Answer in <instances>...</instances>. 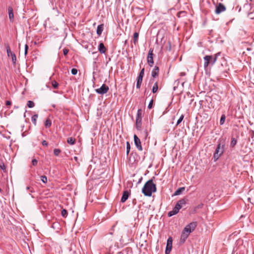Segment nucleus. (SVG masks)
Returning a JSON list of instances; mask_svg holds the SVG:
<instances>
[{
	"instance_id": "f257e3e1",
	"label": "nucleus",
	"mask_w": 254,
	"mask_h": 254,
	"mask_svg": "<svg viewBox=\"0 0 254 254\" xmlns=\"http://www.w3.org/2000/svg\"><path fill=\"white\" fill-rule=\"evenodd\" d=\"M197 226L196 222H192L190 224H188L183 229L181 238L180 243L183 244L185 242L187 239L188 238L190 233L193 232Z\"/></svg>"
},
{
	"instance_id": "f03ea898",
	"label": "nucleus",
	"mask_w": 254,
	"mask_h": 254,
	"mask_svg": "<svg viewBox=\"0 0 254 254\" xmlns=\"http://www.w3.org/2000/svg\"><path fill=\"white\" fill-rule=\"evenodd\" d=\"M157 188L156 185L153 183L152 179L145 183L142 189V192L145 196H151L152 193L155 192Z\"/></svg>"
},
{
	"instance_id": "7ed1b4c3",
	"label": "nucleus",
	"mask_w": 254,
	"mask_h": 254,
	"mask_svg": "<svg viewBox=\"0 0 254 254\" xmlns=\"http://www.w3.org/2000/svg\"><path fill=\"white\" fill-rule=\"evenodd\" d=\"M220 53H217L214 56L212 55H206L203 59L204 60V68L205 69L208 67L209 64L213 65L217 61L218 57L220 55Z\"/></svg>"
},
{
	"instance_id": "20e7f679",
	"label": "nucleus",
	"mask_w": 254,
	"mask_h": 254,
	"mask_svg": "<svg viewBox=\"0 0 254 254\" xmlns=\"http://www.w3.org/2000/svg\"><path fill=\"white\" fill-rule=\"evenodd\" d=\"M224 142H221L220 141L217 146L216 149L214 154L213 158L214 161H216L221 156L224 151Z\"/></svg>"
},
{
	"instance_id": "39448f33",
	"label": "nucleus",
	"mask_w": 254,
	"mask_h": 254,
	"mask_svg": "<svg viewBox=\"0 0 254 254\" xmlns=\"http://www.w3.org/2000/svg\"><path fill=\"white\" fill-rule=\"evenodd\" d=\"M153 49L152 48H150L149 49L147 58V61L148 65L149 66L152 67L153 65L154 64V61H153Z\"/></svg>"
},
{
	"instance_id": "423d86ee",
	"label": "nucleus",
	"mask_w": 254,
	"mask_h": 254,
	"mask_svg": "<svg viewBox=\"0 0 254 254\" xmlns=\"http://www.w3.org/2000/svg\"><path fill=\"white\" fill-rule=\"evenodd\" d=\"M6 49L7 56L8 57H11L13 64H15L16 62V57L15 54L14 53H12V52H11L10 47L8 44H7L6 45Z\"/></svg>"
},
{
	"instance_id": "0eeeda50",
	"label": "nucleus",
	"mask_w": 254,
	"mask_h": 254,
	"mask_svg": "<svg viewBox=\"0 0 254 254\" xmlns=\"http://www.w3.org/2000/svg\"><path fill=\"white\" fill-rule=\"evenodd\" d=\"M109 89V87L105 84H103L100 88L96 89L95 91L99 94L103 95L106 93Z\"/></svg>"
},
{
	"instance_id": "6e6552de",
	"label": "nucleus",
	"mask_w": 254,
	"mask_h": 254,
	"mask_svg": "<svg viewBox=\"0 0 254 254\" xmlns=\"http://www.w3.org/2000/svg\"><path fill=\"white\" fill-rule=\"evenodd\" d=\"M133 139L135 145L136 146L137 149L139 151H142L143 149L140 139L135 134H134L133 136Z\"/></svg>"
},
{
	"instance_id": "1a4fd4ad",
	"label": "nucleus",
	"mask_w": 254,
	"mask_h": 254,
	"mask_svg": "<svg viewBox=\"0 0 254 254\" xmlns=\"http://www.w3.org/2000/svg\"><path fill=\"white\" fill-rule=\"evenodd\" d=\"M226 10V7L224 4L221 3H219L216 6L215 9V13L217 14Z\"/></svg>"
},
{
	"instance_id": "9d476101",
	"label": "nucleus",
	"mask_w": 254,
	"mask_h": 254,
	"mask_svg": "<svg viewBox=\"0 0 254 254\" xmlns=\"http://www.w3.org/2000/svg\"><path fill=\"white\" fill-rule=\"evenodd\" d=\"M129 195V192L128 190L124 191L121 201L122 202H125L128 199Z\"/></svg>"
},
{
	"instance_id": "9b49d317",
	"label": "nucleus",
	"mask_w": 254,
	"mask_h": 254,
	"mask_svg": "<svg viewBox=\"0 0 254 254\" xmlns=\"http://www.w3.org/2000/svg\"><path fill=\"white\" fill-rule=\"evenodd\" d=\"M8 11L9 20L11 22H13L14 19V13L12 7L11 6H9L8 8Z\"/></svg>"
},
{
	"instance_id": "f8f14e48",
	"label": "nucleus",
	"mask_w": 254,
	"mask_h": 254,
	"mask_svg": "<svg viewBox=\"0 0 254 254\" xmlns=\"http://www.w3.org/2000/svg\"><path fill=\"white\" fill-rule=\"evenodd\" d=\"M159 70V69L158 66H155V67L151 71V76L154 78L157 76L158 75Z\"/></svg>"
},
{
	"instance_id": "ddd939ff",
	"label": "nucleus",
	"mask_w": 254,
	"mask_h": 254,
	"mask_svg": "<svg viewBox=\"0 0 254 254\" xmlns=\"http://www.w3.org/2000/svg\"><path fill=\"white\" fill-rule=\"evenodd\" d=\"M143 76L141 75H138L137 77V82H136V88L139 89L141 87V85L143 80Z\"/></svg>"
},
{
	"instance_id": "4468645a",
	"label": "nucleus",
	"mask_w": 254,
	"mask_h": 254,
	"mask_svg": "<svg viewBox=\"0 0 254 254\" xmlns=\"http://www.w3.org/2000/svg\"><path fill=\"white\" fill-rule=\"evenodd\" d=\"M98 50L101 54L105 53L107 49L103 43H100L98 46Z\"/></svg>"
},
{
	"instance_id": "2eb2a0df",
	"label": "nucleus",
	"mask_w": 254,
	"mask_h": 254,
	"mask_svg": "<svg viewBox=\"0 0 254 254\" xmlns=\"http://www.w3.org/2000/svg\"><path fill=\"white\" fill-rule=\"evenodd\" d=\"M103 29H104V24H101L99 25L97 28V31H96L97 34L100 36L103 32Z\"/></svg>"
},
{
	"instance_id": "dca6fc26",
	"label": "nucleus",
	"mask_w": 254,
	"mask_h": 254,
	"mask_svg": "<svg viewBox=\"0 0 254 254\" xmlns=\"http://www.w3.org/2000/svg\"><path fill=\"white\" fill-rule=\"evenodd\" d=\"M179 211H178V208L174 207L172 211H170L168 213V216L169 217H171L177 214Z\"/></svg>"
},
{
	"instance_id": "f3484780",
	"label": "nucleus",
	"mask_w": 254,
	"mask_h": 254,
	"mask_svg": "<svg viewBox=\"0 0 254 254\" xmlns=\"http://www.w3.org/2000/svg\"><path fill=\"white\" fill-rule=\"evenodd\" d=\"M141 119H136V127L138 130H140L141 128Z\"/></svg>"
},
{
	"instance_id": "a211bd4d",
	"label": "nucleus",
	"mask_w": 254,
	"mask_h": 254,
	"mask_svg": "<svg viewBox=\"0 0 254 254\" xmlns=\"http://www.w3.org/2000/svg\"><path fill=\"white\" fill-rule=\"evenodd\" d=\"M187 199L184 198L179 200L177 203L181 206L182 208L186 204Z\"/></svg>"
},
{
	"instance_id": "6ab92c4d",
	"label": "nucleus",
	"mask_w": 254,
	"mask_h": 254,
	"mask_svg": "<svg viewBox=\"0 0 254 254\" xmlns=\"http://www.w3.org/2000/svg\"><path fill=\"white\" fill-rule=\"evenodd\" d=\"M185 190V187L179 188L174 192V195H178L181 194V193Z\"/></svg>"
},
{
	"instance_id": "aec40b11",
	"label": "nucleus",
	"mask_w": 254,
	"mask_h": 254,
	"mask_svg": "<svg viewBox=\"0 0 254 254\" xmlns=\"http://www.w3.org/2000/svg\"><path fill=\"white\" fill-rule=\"evenodd\" d=\"M158 89V82L156 81L154 84V85L153 86L152 91L153 93H155L157 92Z\"/></svg>"
},
{
	"instance_id": "412c9836",
	"label": "nucleus",
	"mask_w": 254,
	"mask_h": 254,
	"mask_svg": "<svg viewBox=\"0 0 254 254\" xmlns=\"http://www.w3.org/2000/svg\"><path fill=\"white\" fill-rule=\"evenodd\" d=\"M139 34L137 32L134 33L133 42L134 45H136L138 41Z\"/></svg>"
},
{
	"instance_id": "4be33fe9",
	"label": "nucleus",
	"mask_w": 254,
	"mask_h": 254,
	"mask_svg": "<svg viewBox=\"0 0 254 254\" xmlns=\"http://www.w3.org/2000/svg\"><path fill=\"white\" fill-rule=\"evenodd\" d=\"M172 238L171 237H169L168 240H167V245H166V247L167 248H172Z\"/></svg>"
},
{
	"instance_id": "5701e85b",
	"label": "nucleus",
	"mask_w": 254,
	"mask_h": 254,
	"mask_svg": "<svg viewBox=\"0 0 254 254\" xmlns=\"http://www.w3.org/2000/svg\"><path fill=\"white\" fill-rule=\"evenodd\" d=\"M38 117V116L37 114H35L34 115L32 118H31V121L33 123V124L36 126V124H37V119Z\"/></svg>"
},
{
	"instance_id": "b1692460",
	"label": "nucleus",
	"mask_w": 254,
	"mask_h": 254,
	"mask_svg": "<svg viewBox=\"0 0 254 254\" xmlns=\"http://www.w3.org/2000/svg\"><path fill=\"white\" fill-rule=\"evenodd\" d=\"M67 142L70 145H73L75 142V139L73 137H69L67 139Z\"/></svg>"
},
{
	"instance_id": "393cba45",
	"label": "nucleus",
	"mask_w": 254,
	"mask_h": 254,
	"mask_svg": "<svg viewBox=\"0 0 254 254\" xmlns=\"http://www.w3.org/2000/svg\"><path fill=\"white\" fill-rule=\"evenodd\" d=\"M52 125L51 121L49 119H46L45 123V126L46 127H49Z\"/></svg>"
},
{
	"instance_id": "a878e982",
	"label": "nucleus",
	"mask_w": 254,
	"mask_h": 254,
	"mask_svg": "<svg viewBox=\"0 0 254 254\" xmlns=\"http://www.w3.org/2000/svg\"><path fill=\"white\" fill-rule=\"evenodd\" d=\"M237 142V139L235 138H232L231 143H230V146L231 147H234L236 145Z\"/></svg>"
},
{
	"instance_id": "bb28decb",
	"label": "nucleus",
	"mask_w": 254,
	"mask_h": 254,
	"mask_svg": "<svg viewBox=\"0 0 254 254\" xmlns=\"http://www.w3.org/2000/svg\"><path fill=\"white\" fill-rule=\"evenodd\" d=\"M226 119V117L225 115H222L221 117L220 120V124L221 125H222L224 124L225 121Z\"/></svg>"
},
{
	"instance_id": "cd10ccee",
	"label": "nucleus",
	"mask_w": 254,
	"mask_h": 254,
	"mask_svg": "<svg viewBox=\"0 0 254 254\" xmlns=\"http://www.w3.org/2000/svg\"><path fill=\"white\" fill-rule=\"evenodd\" d=\"M52 85L54 89H57L58 87L59 83L55 80H53L51 82Z\"/></svg>"
},
{
	"instance_id": "c85d7f7f",
	"label": "nucleus",
	"mask_w": 254,
	"mask_h": 254,
	"mask_svg": "<svg viewBox=\"0 0 254 254\" xmlns=\"http://www.w3.org/2000/svg\"><path fill=\"white\" fill-rule=\"evenodd\" d=\"M61 215L63 217H66L67 215V212L66 209H63L61 212Z\"/></svg>"
},
{
	"instance_id": "c756f323",
	"label": "nucleus",
	"mask_w": 254,
	"mask_h": 254,
	"mask_svg": "<svg viewBox=\"0 0 254 254\" xmlns=\"http://www.w3.org/2000/svg\"><path fill=\"white\" fill-rule=\"evenodd\" d=\"M27 106L29 108H33L35 106L34 103L32 101H28L27 102Z\"/></svg>"
},
{
	"instance_id": "7c9ffc66",
	"label": "nucleus",
	"mask_w": 254,
	"mask_h": 254,
	"mask_svg": "<svg viewBox=\"0 0 254 254\" xmlns=\"http://www.w3.org/2000/svg\"><path fill=\"white\" fill-rule=\"evenodd\" d=\"M130 144H129V142L127 141V155H128V153L130 151Z\"/></svg>"
},
{
	"instance_id": "2f4dec72",
	"label": "nucleus",
	"mask_w": 254,
	"mask_h": 254,
	"mask_svg": "<svg viewBox=\"0 0 254 254\" xmlns=\"http://www.w3.org/2000/svg\"><path fill=\"white\" fill-rule=\"evenodd\" d=\"M184 115H182L181 116V117H180V118L179 119V120L177 121V124H176L177 126H178L182 122V121L184 119Z\"/></svg>"
},
{
	"instance_id": "473e14b6",
	"label": "nucleus",
	"mask_w": 254,
	"mask_h": 254,
	"mask_svg": "<svg viewBox=\"0 0 254 254\" xmlns=\"http://www.w3.org/2000/svg\"><path fill=\"white\" fill-rule=\"evenodd\" d=\"M61 151L60 149H55L54 150V155L56 156H59V155L60 154V153H61Z\"/></svg>"
},
{
	"instance_id": "72a5a7b5",
	"label": "nucleus",
	"mask_w": 254,
	"mask_h": 254,
	"mask_svg": "<svg viewBox=\"0 0 254 254\" xmlns=\"http://www.w3.org/2000/svg\"><path fill=\"white\" fill-rule=\"evenodd\" d=\"M136 119H141V110L138 109L137 113Z\"/></svg>"
},
{
	"instance_id": "f704fd0d",
	"label": "nucleus",
	"mask_w": 254,
	"mask_h": 254,
	"mask_svg": "<svg viewBox=\"0 0 254 254\" xmlns=\"http://www.w3.org/2000/svg\"><path fill=\"white\" fill-rule=\"evenodd\" d=\"M41 181L44 183H46L47 182V178L46 176H41Z\"/></svg>"
},
{
	"instance_id": "c9c22d12",
	"label": "nucleus",
	"mask_w": 254,
	"mask_h": 254,
	"mask_svg": "<svg viewBox=\"0 0 254 254\" xmlns=\"http://www.w3.org/2000/svg\"><path fill=\"white\" fill-rule=\"evenodd\" d=\"M71 72L72 75H76L77 73V70L76 68H72L71 69Z\"/></svg>"
},
{
	"instance_id": "e433bc0d",
	"label": "nucleus",
	"mask_w": 254,
	"mask_h": 254,
	"mask_svg": "<svg viewBox=\"0 0 254 254\" xmlns=\"http://www.w3.org/2000/svg\"><path fill=\"white\" fill-rule=\"evenodd\" d=\"M153 99H151L148 105V109H150L152 108V105H153Z\"/></svg>"
},
{
	"instance_id": "4c0bfd02",
	"label": "nucleus",
	"mask_w": 254,
	"mask_h": 254,
	"mask_svg": "<svg viewBox=\"0 0 254 254\" xmlns=\"http://www.w3.org/2000/svg\"><path fill=\"white\" fill-rule=\"evenodd\" d=\"M32 165L33 166H36L37 165V163H38V161L37 159H33L32 160Z\"/></svg>"
},
{
	"instance_id": "58836bf2",
	"label": "nucleus",
	"mask_w": 254,
	"mask_h": 254,
	"mask_svg": "<svg viewBox=\"0 0 254 254\" xmlns=\"http://www.w3.org/2000/svg\"><path fill=\"white\" fill-rule=\"evenodd\" d=\"M172 248H166L165 250V254H169L170 253V252L171 251Z\"/></svg>"
},
{
	"instance_id": "ea45409f",
	"label": "nucleus",
	"mask_w": 254,
	"mask_h": 254,
	"mask_svg": "<svg viewBox=\"0 0 254 254\" xmlns=\"http://www.w3.org/2000/svg\"><path fill=\"white\" fill-rule=\"evenodd\" d=\"M28 46L27 44L25 45L24 54L26 55L28 52Z\"/></svg>"
},
{
	"instance_id": "a19ab883",
	"label": "nucleus",
	"mask_w": 254,
	"mask_h": 254,
	"mask_svg": "<svg viewBox=\"0 0 254 254\" xmlns=\"http://www.w3.org/2000/svg\"><path fill=\"white\" fill-rule=\"evenodd\" d=\"M144 68H143L140 71L138 75H141L143 77L144 76Z\"/></svg>"
},
{
	"instance_id": "79ce46f5",
	"label": "nucleus",
	"mask_w": 254,
	"mask_h": 254,
	"mask_svg": "<svg viewBox=\"0 0 254 254\" xmlns=\"http://www.w3.org/2000/svg\"><path fill=\"white\" fill-rule=\"evenodd\" d=\"M68 51H68V49L64 48V49L63 50L64 55V56H66V55L67 54V53H68Z\"/></svg>"
},
{
	"instance_id": "37998d69",
	"label": "nucleus",
	"mask_w": 254,
	"mask_h": 254,
	"mask_svg": "<svg viewBox=\"0 0 254 254\" xmlns=\"http://www.w3.org/2000/svg\"><path fill=\"white\" fill-rule=\"evenodd\" d=\"M167 50L169 51H170L171 50V43L169 42L168 43V46L167 47Z\"/></svg>"
},
{
	"instance_id": "c03bdc74",
	"label": "nucleus",
	"mask_w": 254,
	"mask_h": 254,
	"mask_svg": "<svg viewBox=\"0 0 254 254\" xmlns=\"http://www.w3.org/2000/svg\"><path fill=\"white\" fill-rule=\"evenodd\" d=\"M175 207L178 208V211H179V210H180V209L182 208L181 206H180V204H178V203H176V205H175Z\"/></svg>"
},
{
	"instance_id": "a18cd8bd",
	"label": "nucleus",
	"mask_w": 254,
	"mask_h": 254,
	"mask_svg": "<svg viewBox=\"0 0 254 254\" xmlns=\"http://www.w3.org/2000/svg\"><path fill=\"white\" fill-rule=\"evenodd\" d=\"M42 145H44V146H48V144L46 140H43V141H42Z\"/></svg>"
},
{
	"instance_id": "49530a36",
	"label": "nucleus",
	"mask_w": 254,
	"mask_h": 254,
	"mask_svg": "<svg viewBox=\"0 0 254 254\" xmlns=\"http://www.w3.org/2000/svg\"><path fill=\"white\" fill-rule=\"evenodd\" d=\"M11 102L10 101H6V105H10L11 104Z\"/></svg>"
},
{
	"instance_id": "de8ad7c7",
	"label": "nucleus",
	"mask_w": 254,
	"mask_h": 254,
	"mask_svg": "<svg viewBox=\"0 0 254 254\" xmlns=\"http://www.w3.org/2000/svg\"><path fill=\"white\" fill-rule=\"evenodd\" d=\"M185 75H186V73L185 72H182L180 73V76H185Z\"/></svg>"
},
{
	"instance_id": "09e8293b",
	"label": "nucleus",
	"mask_w": 254,
	"mask_h": 254,
	"mask_svg": "<svg viewBox=\"0 0 254 254\" xmlns=\"http://www.w3.org/2000/svg\"><path fill=\"white\" fill-rule=\"evenodd\" d=\"M0 168L2 170H3L5 168V166L3 165L2 166H0Z\"/></svg>"
},
{
	"instance_id": "8fccbe9b",
	"label": "nucleus",
	"mask_w": 254,
	"mask_h": 254,
	"mask_svg": "<svg viewBox=\"0 0 254 254\" xmlns=\"http://www.w3.org/2000/svg\"><path fill=\"white\" fill-rule=\"evenodd\" d=\"M74 159L76 161H77L78 160V157H76V156H74Z\"/></svg>"
},
{
	"instance_id": "3c124183",
	"label": "nucleus",
	"mask_w": 254,
	"mask_h": 254,
	"mask_svg": "<svg viewBox=\"0 0 254 254\" xmlns=\"http://www.w3.org/2000/svg\"><path fill=\"white\" fill-rule=\"evenodd\" d=\"M142 179V177H141V178H140V179H139V181H138V183H140L141 182V181Z\"/></svg>"
},
{
	"instance_id": "603ef678",
	"label": "nucleus",
	"mask_w": 254,
	"mask_h": 254,
	"mask_svg": "<svg viewBox=\"0 0 254 254\" xmlns=\"http://www.w3.org/2000/svg\"><path fill=\"white\" fill-rule=\"evenodd\" d=\"M202 206H203V204H201L198 205V208H201Z\"/></svg>"
},
{
	"instance_id": "864d4df0",
	"label": "nucleus",
	"mask_w": 254,
	"mask_h": 254,
	"mask_svg": "<svg viewBox=\"0 0 254 254\" xmlns=\"http://www.w3.org/2000/svg\"><path fill=\"white\" fill-rule=\"evenodd\" d=\"M145 133L146 137H147V136L148 135V132L146 130L145 131Z\"/></svg>"
},
{
	"instance_id": "5fc2aeb1",
	"label": "nucleus",
	"mask_w": 254,
	"mask_h": 254,
	"mask_svg": "<svg viewBox=\"0 0 254 254\" xmlns=\"http://www.w3.org/2000/svg\"><path fill=\"white\" fill-rule=\"evenodd\" d=\"M30 189V187H26V190H29Z\"/></svg>"
},
{
	"instance_id": "6e6d98bb",
	"label": "nucleus",
	"mask_w": 254,
	"mask_h": 254,
	"mask_svg": "<svg viewBox=\"0 0 254 254\" xmlns=\"http://www.w3.org/2000/svg\"><path fill=\"white\" fill-rule=\"evenodd\" d=\"M253 135H254V131H252Z\"/></svg>"
}]
</instances>
